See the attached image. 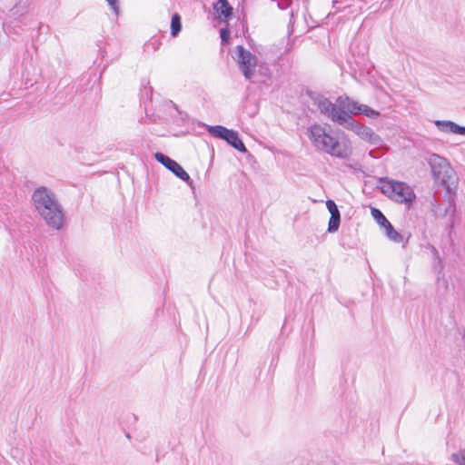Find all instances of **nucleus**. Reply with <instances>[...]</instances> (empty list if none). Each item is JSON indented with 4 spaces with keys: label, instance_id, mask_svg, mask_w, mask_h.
Listing matches in <instances>:
<instances>
[{
    "label": "nucleus",
    "instance_id": "nucleus-7",
    "mask_svg": "<svg viewBox=\"0 0 465 465\" xmlns=\"http://www.w3.org/2000/svg\"><path fill=\"white\" fill-rule=\"evenodd\" d=\"M314 104L317 105L321 114L327 115L333 123L341 125V120L338 117L347 115L349 113L344 111V108L341 105L332 104L329 99L319 96L314 100Z\"/></svg>",
    "mask_w": 465,
    "mask_h": 465
},
{
    "label": "nucleus",
    "instance_id": "nucleus-8",
    "mask_svg": "<svg viewBox=\"0 0 465 465\" xmlns=\"http://www.w3.org/2000/svg\"><path fill=\"white\" fill-rule=\"evenodd\" d=\"M236 53L241 71L247 80H251L256 66V57L242 45L236 46Z\"/></svg>",
    "mask_w": 465,
    "mask_h": 465
},
{
    "label": "nucleus",
    "instance_id": "nucleus-23",
    "mask_svg": "<svg viewBox=\"0 0 465 465\" xmlns=\"http://www.w3.org/2000/svg\"><path fill=\"white\" fill-rule=\"evenodd\" d=\"M220 36L223 43H228L230 39V31L227 28L221 29Z\"/></svg>",
    "mask_w": 465,
    "mask_h": 465
},
{
    "label": "nucleus",
    "instance_id": "nucleus-2",
    "mask_svg": "<svg viewBox=\"0 0 465 465\" xmlns=\"http://www.w3.org/2000/svg\"><path fill=\"white\" fill-rule=\"evenodd\" d=\"M309 138L312 144L320 151H322L333 157L348 158L352 149L344 133H341V139L331 135L322 125L315 124L309 129Z\"/></svg>",
    "mask_w": 465,
    "mask_h": 465
},
{
    "label": "nucleus",
    "instance_id": "nucleus-15",
    "mask_svg": "<svg viewBox=\"0 0 465 465\" xmlns=\"http://www.w3.org/2000/svg\"><path fill=\"white\" fill-rule=\"evenodd\" d=\"M385 234L386 236L392 242H401L402 241V235L401 233H399L394 228L393 226L391 224H389L385 229Z\"/></svg>",
    "mask_w": 465,
    "mask_h": 465
},
{
    "label": "nucleus",
    "instance_id": "nucleus-4",
    "mask_svg": "<svg viewBox=\"0 0 465 465\" xmlns=\"http://www.w3.org/2000/svg\"><path fill=\"white\" fill-rule=\"evenodd\" d=\"M380 188L383 194L400 203H411L415 198L413 190L403 182L381 178Z\"/></svg>",
    "mask_w": 465,
    "mask_h": 465
},
{
    "label": "nucleus",
    "instance_id": "nucleus-3",
    "mask_svg": "<svg viewBox=\"0 0 465 465\" xmlns=\"http://www.w3.org/2000/svg\"><path fill=\"white\" fill-rule=\"evenodd\" d=\"M429 164L435 182L450 191L451 187L455 186V173L448 161L439 154L432 153L429 158Z\"/></svg>",
    "mask_w": 465,
    "mask_h": 465
},
{
    "label": "nucleus",
    "instance_id": "nucleus-13",
    "mask_svg": "<svg viewBox=\"0 0 465 465\" xmlns=\"http://www.w3.org/2000/svg\"><path fill=\"white\" fill-rule=\"evenodd\" d=\"M371 213L373 219L377 222V223L383 229H385L389 224H391L389 220L384 216L381 210L372 207L371 209Z\"/></svg>",
    "mask_w": 465,
    "mask_h": 465
},
{
    "label": "nucleus",
    "instance_id": "nucleus-16",
    "mask_svg": "<svg viewBox=\"0 0 465 465\" xmlns=\"http://www.w3.org/2000/svg\"><path fill=\"white\" fill-rule=\"evenodd\" d=\"M182 30L181 17L178 14H174L171 20V35L176 36Z\"/></svg>",
    "mask_w": 465,
    "mask_h": 465
},
{
    "label": "nucleus",
    "instance_id": "nucleus-21",
    "mask_svg": "<svg viewBox=\"0 0 465 465\" xmlns=\"http://www.w3.org/2000/svg\"><path fill=\"white\" fill-rule=\"evenodd\" d=\"M111 8V10L114 13V15H118L119 14V2L118 0H105Z\"/></svg>",
    "mask_w": 465,
    "mask_h": 465
},
{
    "label": "nucleus",
    "instance_id": "nucleus-24",
    "mask_svg": "<svg viewBox=\"0 0 465 465\" xmlns=\"http://www.w3.org/2000/svg\"><path fill=\"white\" fill-rule=\"evenodd\" d=\"M437 280H438V281H440V280H442V282H443V286H444V289H445V290H448V287H449V283H448V281H447V279H446V278L444 277V275H442V277H440V276H439V277L437 278Z\"/></svg>",
    "mask_w": 465,
    "mask_h": 465
},
{
    "label": "nucleus",
    "instance_id": "nucleus-1",
    "mask_svg": "<svg viewBox=\"0 0 465 465\" xmlns=\"http://www.w3.org/2000/svg\"><path fill=\"white\" fill-rule=\"evenodd\" d=\"M31 201L37 213L45 223L60 230L64 225V214L55 193L45 186H39L32 193Z\"/></svg>",
    "mask_w": 465,
    "mask_h": 465
},
{
    "label": "nucleus",
    "instance_id": "nucleus-26",
    "mask_svg": "<svg viewBox=\"0 0 465 465\" xmlns=\"http://www.w3.org/2000/svg\"><path fill=\"white\" fill-rule=\"evenodd\" d=\"M338 4H339V1H338V0H335V1L333 2V7L338 8V7H337V5H338Z\"/></svg>",
    "mask_w": 465,
    "mask_h": 465
},
{
    "label": "nucleus",
    "instance_id": "nucleus-9",
    "mask_svg": "<svg viewBox=\"0 0 465 465\" xmlns=\"http://www.w3.org/2000/svg\"><path fill=\"white\" fill-rule=\"evenodd\" d=\"M154 158L160 163H162L166 169L171 171L175 176L185 182L190 186L193 185V181L186 171L174 160L163 153H156Z\"/></svg>",
    "mask_w": 465,
    "mask_h": 465
},
{
    "label": "nucleus",
    "instance_id": "nucleus-6",
    "mask_svg": "<svg viewBox=\"0 0 465 465\" xmlns=\"http://www.w3.org/2000/svg\"><path fill=\"white\" fill-rule=\"evenodd\" d=\"M336 104L342 106L344 111L350 114L351 116L356 114H362L369 118H377L380 116V112L371 108L366 104H361L358 102L351 100L347 95H341L337 98Z\"/></svg>",
    "mask_w": 465,
    "mask_h": 465
},
{
    "label": "nucleus",
    "instance_id": "nucleus-14",
    "mask_svg": "<svg viewBox=\"0 0 465 465\" xmlns=\"http://www.w3.org/2000/svg\"><path fill=\"white\" fill-rule=\"evenodd\" d=\"M230 129H227L224 126L222 125H214V126H209L208 132L210 134L216 138L224 139L228 134Z\"/></svg>",
    "mask_w": 465,
    "mask_h": 465
},
{
    "label": "nucleus",
    "instance_id": "nucleus-22",
    "mask_svg": "<svg viewBox=\"0 0 465 465\" xmlns=\"http://www.w3.org/2000/svg\"><path fill=\"white\" fill-rule=\"evenodd\" d=\"M455 213V203L453 198L450 197L449 204L445 209V214H450L451 217L454 216Z\"/></svg>",
    "mask_w": 465,
    "mask_h": 465
},
{
    "label": "nucleus",
    "instance_id": "nucleus-18",
    "mask_svg": "<svg viewBox=\"0 0 465 465\" xmlns=\"http://www.w3.org/2000/svg\"><path fill=\"white\" fill-rule=\"evenodd\" d=\"M326 207H327L328 211L330 212L331 216H333V215L340 216L341 215L338 206L336 205L334 201L328 200L326 202Z\"/></svg>",
    "mask_w": 465,
    "mask_h": 465
},
{
    "label": "nucleus",
    "instance_id": "nucleus-20",
    "mask_svg": "<svg viewBox=\"0 0 465 465\" xmlns=\"http://www.w3.org/2000/svg\"><path fill=\"white\" fill-rule=\"evenodd\" d=\"M431 252L433 254V258H434L435 262H437V265L440 268V272H441V271L443 269L442 260L440 256L438 250L434 246H431Z\"/></svg>",
    "mask_w": 465,
    "mask_h": 465
},
{
    "label": "nucleus",
    "instance_id": "nucleus-19",
    "mask_svg": "<svg viewBox=\"0 0 465 465\" xmlns=\"http://www.w3.org/2000/svg\"><path fill=\"white\" fill-rule=\"evenodd\" d=\"M452 460L459 465H465V450H460L451 455Z\"/></svg>",
    "mask_w": 465,
    "mask_h": 465
},
{
    "label": "nucleus",
    "instance_id": "nucleus-11",
    "mask_svg": "<svg viewBox=\"0 0 465 465\" xmlns=\"http://www.w3.org/2000/svg\"><path fill=\"white\" fill-rule=\"evenodd\" d=\"M223 140L226 141L231 146L235 148L239 152H247V149L242 141L240 139L237 132L230 129L226 137Z\"/></svg>",
    "mask_w": 465,
    "mask_h": 465
},
{
    "label": "nucleus",
    "instance_id": "nucleus-25",
    "mask_svg": "<svg viewBox=\"0 0 465 465\" xmlns=\"http://www.w3.org/2000/svg\"><path fill=\"white\" fill-rule=\"evenodd\" d=\"M289 2H290V0H286V3L284 5L279 3L278 6H280L281 8H286L288 6V5H289Z\"/></svg>",
    "mask_w": 465,
    "mask_h": 465
},
{
    "label": "nucleus",
    "instance_id": "nucleus-17",
    "mask_svg": "<svg viewBox=\"0 0 465 465\" xmlns=\"http://www.w3.org/2000/svg\"><path fill=\"white\" fill-rule=\"evenodd\" d=\"M340 223H341V215L340 216H335V215L331 216L330 220H329V224H328V232H335L336 231H338Z\"/></svg>",
    "mask_w": 465,
    "mask_h": 465
},
{
    "label": "nucleus",
    "instance_id": "nucleus-12",
    "mask_svg": "<svg viewBox=\"0 0 465 465\" xmlns=\"http://www.w3.org/2000/svg\"><path fill=\"white\" fill-rule=\"evenodd\" d=\"M213 9L215 12L223 16V20L227 21L232 15V7L228 3V1L216 3L213 5Z\"/></svg>",
    "mask_w": 465,
    "mask_h": 465
},
{
    "label": "nucleus",
    "instance_id": "nucleus-10",
    "mask_svg": "<svg viewBox=\"0 0 465 465\" xmlns=\"http://www.w3.org/2000/svg\"><path fill=\"white\" fill-rule=\"evenodd\" d=\"M434 124L442 133L465 135V126H460L452 121L435 120Z\"/></svg>",
    "mask_w": 465,
    "mask_h": 465
},
{
    "label": "nucleus",
    "instance_id": "nucleus-5",
    "mask_svg": "<svg viewBox=\"0 0 465 465\" xmlns=\"http://www.w3.org/2000/svg\"><path fill=\"white\" fill-rule=\"evenodd\" d=\"M339 120H341V126H343L345 129L352 131L355 134H357L361 139L368 142L371 145L380 146L382 143V140L371 128L356 122L352 116L348 114L347 115H342V117H338Z\"/></svg>",
    "mask_w": 465,
    "mask_h": 465
}]
</instances>
